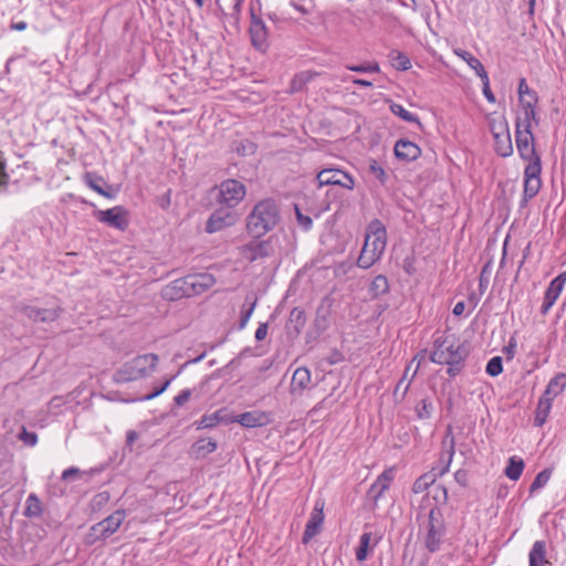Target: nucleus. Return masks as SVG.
I'll return each instance as SVG.
<instances>
[{
  "label": "nucleus",
  "instance_id": "31",
  "mask_svg": "<svg viewBox=\"0 0 566 566\" xmlns=\"http://www.w3.org/2000/svg\"><path fill=\"white\" fill-rule=\"evenodd\" d=\"M44 512V506L35 493H30L25 500L23 515L27 518H40Z\"/></svg>",
  "mask_w": 566,
  "mask_h": 566
},
{
  "label": "nucleus",
  "instance_id": "61",
  "mask_svg": "<svg viewBox=\"0 0 566 566\" xmlns=\"http://www.w3.org/2000/svg\"><path fill=\"white\" fill-rule=\"evenodd\" d=\"M454 480L461 488L469 485V472L464 469H459L454 473Z\"/></svg>",
  "mask_w": 566,
  "mask_h": 566
},
{
  "label": "nucleus",
  "instance_id": "30",
  "mask_svg": "<svg viewBox=\"0 0 566 566\" xmlns=\"http://www.w3.org/2000/svg\"><path fill=\"white\" fill-rule=\"evenodd\" d=\"M453 52L458 57L463 60L470 69H472L475 72L476 76H479L480 78H484L483 75L486 74L488 72L478 57H475L469 51L460 48L454 49Z\"/></svg>",
  "mask_w": 566,
  "mask_h": 566
},
{
  "label": "nucleus",
  "instance_id": "37",
  "mask_svg": "<svg viewBox=\"0 0 566 566\" xmlns=\"http://www.w3.org/2000/svg\"><path fill=\"white\" fill-rule=\"evenodd\" d=\"M389 108L394 115L398 116L403 122L416 124L421 130L423 129L419 116L407 111L401 104L391 102Z\"/></svg>",
  "mask_w": 566,
  "mask_h": 566
},
{
  "label": "nucleus",
  "instance_id": "59",
  "mask_svg": "<svg viewBox=\"0 0 566 566\" xmlns=\"http://www.w3.org/2000/svg\"><path fill=\"white\" fill-rule=\"evenodd\" d=\"M344 360H345L344 354L339 349H337V348H333L329 352V355L326 357V363L329 366L337 365V364H339V363H342Z\"/></svg>",
  "mask_w": 566,
  "mask_h": 566
},
{
  "label": "nucleus",
  "instance_id": "64",
  "mask_svg": "<svg viewBox=\"0 0 566 566\" xmlns=\"http://www.w3.org/2000/svg\"><path fill=\"white\" fill-rule=\"evenodd\" d=\"M515 348H516V339L514 336H512L509 340V344L503 347L502 352L506 355V359L511 360L515 356Z\"/></svg>",
  "mask_w": 566,
  "mask_h": 566
},
{
  "label": "nucleus",
  "instance_id": "49",
  "mask_svg": "<svg viewBox=\"0 0 566 566\" xmlns=\"http://www.w3.org/2000/svg\"><path fill=\"white\" fill-rule=\"evenodd\" d=\"M489 125H490V130H491V134L493 137L495 136V134L503 135V134L510 133L509 123L504 116H502L499 120L497 119L490 120Z\"/></svg>",
  "mask_w": 566,
  "mask_h": 566
},
{
  "label": "nucleus",
  "instance_id": "16",
  "mask_svg": "<svg viewBox=\"0 0 566 566\" xmlns=\"http://www.w3.org/2000/svg\"><path fill=\"white\" fill-rule=\"evenodd\" d=\"M19 312L33 323H53L64 313V308L60 305L50 308H41L22 304Z\"/></svg>",
  "mask_w": 566,
  "mask_h": 566
},
{
  "label": "nucleus",
  "instance_id": "8",
  "mask_svg": "<svg viewBox=\"0 0 566 566\" xmlns=\"http://www.w3.org/2000/svg\"><path fill=\"white\" fill-rule=\"evenodd\" d=\"M250 240L238 248L239 254L250 263L258 260L269 259L274 255V235L265 238V235L248 234Z\"/></svg>",
  "mask_w": 566,
  "mask_h": 566
},
{
  "label": "nucleus",
  "instance_id": "12",
  "mask_svg": "<svg viewBox=\"0 0 566 566\" xmlns=\"http://www.w3.org/2000/svg\"><path fill=\"white\" fill-rule=\"evenodd\" d=\"M527 165L523 172V192L526 197H535L542 188V160L539 155L521 157Z\"/></svg>",
  "mask_w": 566,
  "mask_h": 566
},
{
  "label": "nucleus",
  "instance_id": "47",
  "mask_svg": "<svg viewBox=\"0 0 566 566\" xmlns=\"http://www.w3.org/2000/svg\"><path fill=\"white\" fill-rule=\"evenodd\" d=\"M432 410L433 406L430 398H422L415 408L416 415L419 419L431 418Z\"/></svg>",
  "mask_w": 566,
  "mask_h": 566
},
{
  "label": "nucleus",
  "instance_id": "21",
  "mask_svg": "<svg viewBox=\"0 0 566 566\" xmlns=\"http://www.w3.org/2000/svg\"><path fill=\"white\" fill-rule=\"evenodd\" d=\"M307 321L306 313L301 307H293L285 324V333L289 340H295Z\"/></svg>",
  "mask_w": 566,
  "mask_h": 566
},
{
  "label": "nucleus",
  "instance_id": "63",
  "mask_svg": "<svg viewBox=\"0 0 566 566\" xmlns=\"http://www.w3.org/2000/svg\"><path fill=\"white\" fill-rule=\"evenodd\" d=\"M191 395H192L191 389H189V388L184 389L174 398V402L177 406L181 407L190 399Z\"/></svg>",
  "mask_w": 566,
  "mask_h": 566
},
{
  "label": "nucleus",
  "instance_id": "11",
  "mask_svg": "<svg viewBox=\"0 0 566 566\" xmlns=\"http://www.w3.org/2000/svg\"><path fill=\"white\" fill-rule=\"evenodd\" d=\"M333 304L334 298L331 295H326L322 298L321 304L316 308L315 318L306 332V344L316 342L319 336L329 328V316Z\"/></svg>",
  "mask_w": 566,
  "mask_h": 566
},
{
  "label": "nucleus",
  "instance_id": "32",
  "mask_svg": "<svg viewBox=\"0 0 566 566\" xmlns=\"http://www.w3.org/2000/svg\"><path fill=\"white\" fill-rule=\"evenodd\" d=\"M565 284H566V271L559 273L556 277H554L549 282V284L545 291L544 298L548 300L555 304V302L559 297L560 293L563 292Z\"/></svg>",
  "mask_w": 566,
  "mask_h": 566
},
{
  "label": "nucleus",
  "instance_id": "14",
  "mask_svg": "<svg viewBox=\"0 0 566 566\" xmlns=\"http://www.w3.org/2000/svg\"><path fill=\"white\" fill-rule=\"evenodd\" d=\"M318 187L323 186H340L345 189L353 190L355 188V179L344 170L336 168H325L316 175Z\"/></svg>",
  "mask_w": 566,
  "mask_h": 566
},
{
  "label": "nucleus",
  "instance_id": "5",
  "mask_svg": "<svg viewBox=\"0 0 566 566\" xmlns=\"http://www.w3.org/2000/svg\"><path fill=\"white\" fill-rule=\"evenodd\" d=\"M158 363L157 354H144L138 355L135 358L126 361L119 369L114 374V380L116 382H128L139 378H144L154 371Z\"/></svg>",
  "mask_w": 566,
  "mask_h": 566
},
{
  "label": "nucleus",
  "instance_id": "22",
  "mask_svg": "<svg viewBox=\"0 0 566 566\" xmlns=\"http://www.w3.org/2000/svg\"><path fill=\"white\" fill-rule=\"evenodd\" d=\"M189 287L187 289V297L200 295L212 287L216 279L210 273H195L188 275Z\"/></svg>",
  "mask_w": 566,
  "mask_h": 566
},
{
  "label": "nucleus",
  "instance_id": "28",
  "mask_svg": "<svg viewBox=\"0 0 566 566\" xmlns=\"http://www.w3.org/2000/svg\"><path fill=\"white\" fill-rule=\"evenodd\" d=\"M566 388V373H558L549 379L542 397L549 398L553 402Z\"/></svg>",
  "mask_w": 566,
  "mask_h": 566
},
{
  "label": "nucleus",
  "instance_id": "55",
  "mask_svg": "<svg viewBox=\"0 0 566 566\" xmlns=\"http://www.w3.org/2000/svg\"><path fill=\"white\" fill-rule=\"evenodd\" d=\"M483 76H484V78H481V81H482V93H483L484 97L486 98V101L489 103L494 104L496 102V97H495L494 93L492 92V90L490 87L489 75L486 73Z\"/></svg>",
  "mask_w": 566,
  "mask_h": 566
},
{
  "label": "nucleus",
  "instance_id": "52",
  "mask_svg": "<svg viewBox=\"0 0 566 566\" xmlns=\"http://www.w3.org/2000/svg\"><path fill=\"white\" fill-rule=\"evenodd\" d=\"M348 70L356 73H379L380 67L377 62H367L363 64L347 66Z\"/></svg>",
  "mask_w": 566,
  "mask_h": 566
},
{
  "label": "nucleus",
  "instance_id": "19",
  "mask_svg": "<svg viewBox=\"0 0 566 566\" xmlns=\"http://www.w3.org/2000/svg\"><path fill=\"white\" fill-rule=\"evenodd\" d=\"M394 478V469H386L377 476L376 481L369 486L367 491V497L373 501V510L377 507V503L385 493V491H387L390 488Z\"/></svg>",
  "mask_w": 566,
  "mask_h": 566
},
{
  "label": "nucleus",
  "instance_id": "18",
  "mask_svg": "<svg viewBox=\"0 0 566 566\" xmlns=\"http://www.w3.org/2000/svg\"><path fill=\"white\" fill-rule=\"evenodd\" d=\"M324 523V503L316 501L302 535V543L307 544L321 531Z\"/></svg>",
  "mask_w": 566,
  "mask_h": 566
},
{
  "label": "nucleus",
  "instance_id": "15",
  "mask_svg": "<svg viewBox=\"0 0 566 566\" xmlns=\"http://www.w3.org/2000/svg\"><path fill=\"white\" fill-rule=\"evenodd\" d=\"M238 221V214L232 209L224 206L216 209L208 218L205 231L209 234L222 231L234 226Z\"/></svg>",
  "mask_w": 566,
  "mask_h": 566
},
{
  "label": "nucleus",
  "instance_id": "1",
  "mask_svg": "<svg viewBox=\"0 0 566 566\" xmlns=\"http://www.w3.org/2000/svg\"><path fill=\"white\" fill-rule=\"evenodd\" d=\"M469 355L468 342L455 345L454 335H440L433 339L429 359L433 364L448 365L447 374L450 378H454L463 371Z\"/></svg>",
  "mask_w": 566,
  "mask_h": 566
},
{
  "label": "nucleus",
  "instance_id": "51",
  "mask_svg": "<svg viewBox=\"0 0 566 566\" xmlns=\"http://www.w3.org/2000/svg\"><path fill=\"white\" fill-rule=\"evenodd\" d=\"M492 260H489L482 268L479 276V292L483 294L489 286V274L491 272Z\"/></svg>",
  "mask_w": 566,
  "mask_h": 566
},
{
  "label": "nucleus",
  "instance_id": "20",
  "mask_svg": "<svg viewBox=\"0 0 566 566\" xmlns=\"http://www.w3.org/2000/svg\"><path fill=\"white\" fill-rule=\"evenodd\" d=\"M83 181L88 188L104 198L113 199L116 196L117 191L113 186L107 184V181L95 171H86L83 176Z\"/></svg>",
  "mask_w": 566,
  "mask_h": 566
},
{
  "label": "nucleus",
  "instance_id": "33",
  "mask_svg": "<svg viewBox=\"0 0 566 566\" xmlns=\"http://www.w3.org/2000/svg\"><path fill=\"white\" fill-rule=\"evenodd\" d=\"M530 566H545L546 559V543L545 541H536L528 554Z\"/></svg>",
  "mask_w": 566,
  "mask_h": 566
},
{
  "label": "nucleus",
  "instance_id": "36",
  "mask_svg": "<svg viewBox=\"0 0 566 566\" xmlns=\"http://www.w3.org/2000/svg\"><path fill=\"white\" fill-rule=\"evenodd\" d=\"M245 303H249L248 305L244 304L241 308V313H240V319H239V323H238V329H243L249 319L251 318L253 312H254V308L258 304V296L254 294V293H250L247 295L245 297Z\"/></svg>",
  "mask_w": 566,
  "mask_h": 566
},
{
  "label": "nucleus",
  "instance_id": "25",
  "mask_svg": "<svg viewBox=\"0 0 566 566\" xmlns=\"http://www.w3.org/2000/svg\"><path fill=\"white\" fill-rule=\"evenodd\" d=\"M188 281V275L171 281L163 287V298L167 301H178L187 297V289L189 287Z\"/></svg>",
  "mask_w": 566,
  "mask_h": 566
},
{
  "label": "nucleus",
  "instance_id": "48",
  "mask_svg": "<svg viewBox=\"0 0 566 566\" xmlns=\"http://www.w3.org/2000/svg\"><path fill=\"white\" fill-rule=\"evenodd\" d=\"M485 373L491 377H496L503 373V358L501 356L492 357L486 366Z\"/></svg>",
  "mask_w": 566,
  "mask_h": 566
},
{
  "label": "nucleus",
  "instance_id": "57",
  "mask_svg": "<svg viewBox=\"0 0 566 566\" xmlns=\"http://www.w3.org/2000/svg\"><path fill=\"white\" fill-rule=\"evenodd\" d=\"M453 454H454V442H453V438H452L447 462L439 470H437L434 468L436 479H438L439 476H442L443 474H446L449 471Z\"/></svg>",
  "mask_w": 566,
  "mask_h": 566
},
{
  "label": "nucleus",
  "instance_id": "35",
  "mask_svg": "<svg viewBox=\"0 0 566 566\" xmlns=\"http://www.w3.org/2000/svg\"><path fill=\"white\" fill-rule=\"evenodd\" d=\"M525 468L524 460L517 455L510 457L504 469V474L512 481H517Z\"/></svg>",
  "mask_w": 566,
  "mask_h": 566
},
{
  "label": "nucleus",
  "instance_id": "39",
  "mask_svg": "<svg viewBox=\"0 0 566 566\" xmlns=\"http://www.w3.org/2000/svg\"><path fill=\"white\" fill-rule=\"evenodd\" d=\"M552 409V401L549 398H543L541 396L536 410H535V417H534V426L535 427H542L551 412Z\"/></svg>",
  "mask_w": 566,
  "mask_h": 566
},
{
  "label": "nucleus",
  "instance_id": "53",
  "mask_svg": "<svg viewBox=\"0 0 566 566\" xmlns=\"http://www.w3.org/2000/svg\"><path fill=\"white\" fill-rule=\"evenodd\" d=\"M294 211H295V218L297 221V224L304 230L308 231L313 227V220L310 216L303 214L298 205H294Z\"/></svg>",
  "mask_w": 566,
  "mask_h": 566
},
{
  "label": "nucleus",
  "instance_id": "13",
  "mask_svg": "<svg viewBox=\"0 0 566 566\" xmlns=\"http://www.w3.org/2000/svg\"><path fill=\"white\" fill-rule=\"evenodd\" d=\"M93 217L101 223L119 231H125L129 226V212L124 206H115L106 210L96 209Z\"/></svg>",
  "mask_w": 566,
  "mask_h": 566
},
{
  "label": "nucleus",
  "instance_id": "46",
  "mask_svg": "<svg viewBox=\"0 0 566 566\" xmlns=\"http://www.w3.org/2000/svg\"><path fill=\"white\" fill-rule=\"evenodd\" d=\"M176 376H171L169 378H166L165 381L156 387H154V389L140 397V398H136V399H133L132 401H147V400H151L158 396H160L163 392L166 391V389L169 387V385L171 384V381L175 379Z\"/></svg>",
  "mask_w": 566,
  "mask_h": 566
},
{
  "label": "nucleus",
  "instance_id": "27",
  "mask_svg": "<svg viewBox=\"0 0 566 566\" xmlns=\"http://www.w3.org/2000/svg\"><path fill=\"white\" fill-rule=\"evenodd\" d=\"M218 448V443L212 438H201L193 442L190 447L189 454L193 459H203L213 453Z\"/></svg>",
  "mask_w": 566,
  "mask_h": 566
},
{
  "label": "nucleus",
  "instance_id": "4",
  "mask_svg": "<svg viewBox=\"0 0 566 566\" xmlns=\"http://www.w3.org/2000/svg\"><path fill=\"white\" fill-rule=\"evenodd\" d=\"M448 528L443 512L437 505L431 507L422 526V541L430 554L441 551Z\"/></svg>",
  "mask_w": 566,
  "mask_h": 566
},
{
  "label": "nucleus",
  "instance_id": "34",
  "mask_svg": "<svg viewBox=\"0 0 566 566\" xmlns=\"http://www.w3.org/2000/svg\"><path fill=\"white\" fill-rule=\"evenodd\" d=\"M494 139V150L500 157H509L513 154V144L511 139V134H495Z\"/></svg>",
  "mask_w": 566,
  "mask_h": 566
},
{
  "label": "nucleus",
  "instance_id": "29",
  "mask_svg": "<svg viewBox=\"0 0 566 566\" xmlns=\"http://www.w3.org/2000/svg\"><path fill=\"white\" fill-rule=\"evenodd\" d=\"M311 382V371L307 367H298L295 369L291 379V392H302Z\"/></svg>",
  "mask_w": 566,
  "mask_h": 566
},
{
  "label": "nucleus",
  "instance_id": "7",
  "mask_svg": "<svg viewBox=\"0 0 566 566\" xmlns=\"http://www.w3.org/2000/svg\"><path fill=\"white\" fill-rule=\"evenodd\" d=\"M126 513L124 510H116L98 523L92 525L83 538L85 546H93L97 542L109 538L123 524Z\"/></svg>",
  "mask_w": 566,
  "mask_h": 566
},
{
  "label": "nucleus",
  "instance_id": "2",
  "mask_svg": "<svg viewBox=\"0 0 566 566\" xmlns=\"http://www.w3.org/2000/svg\"><path fill=\"white\" fill-rule=\"evenodd\" d=\"M282 221L281 206L273 197L260 199L245 216L247 234L266 235Z\"/></svg>",
  "mask_w": 566,
  "mask_h": 566
},
{
  "label": "nucleus",
  "instance_id": "42",
  "mask_svg": "<svg viewBox=\"0 0 566 566\" xmlns=\"http://www.w3.org/2000/svg\"><path fill=\"white\" fill-rule=\"evenodd\" d=\"M258 149V145L251 139H241L234 140L232 143V150L235 151L239 156H251L254 155Z\"/></svg>",
  "mask_w": 566,
  "mask_h": 566
},
{
  "label": "nucleus",
  "instance_id": "9",
  "mask_svg": "<svg viewBox=\"0 0 566 566\" xmlns=\"http://www.w3.org/2000/svg\"><path fill=\"white\" fill-rule=\"evenodd\" d=\"M532 122L538 125L539 118H531L527 116L517 115L515 119V143L520 157L539 155L535 147V137L532 132Z\"/></svg>",
  "mask_w": 566,
  "mask_h": 566
},
{
  "label": "nucleus",
  "instance_id": "40",
  "mask_svg": "<svg viewBox=\"0 0 566 566\" xmlns=\"http://www.w3.org/2000/svg\"><path fill=\"white\" fill-rule=\"evenodd\" d=\"M436 480L434 468H432L429 472H426L416 479L411 490L415 494L422 493L428 490L436 482Z\"/></svg>",
  "mask_w": 566,
  "mask_h": 566
},
{
  "label": "nucleus",
  "instance_id": "44",
  "mask_svg": "<svg viewBox=\"0 0 566 566\" xmlns=\"http://www.w3.org/2000/svg\"><path fill=\"white\" fill-rule=\"evenodd\" d=\"M101 470L98 469H91L88 472L87 471H82L80 470L77 467H70L67 469H65L63 472H62V475H61V480L63 482H66V481H70V480H76V479H81L83 475H86V474H95L97 472H99Z\"/></svg>",
  "mask_w": 566,
  "mask_h": 566
},
{
  "label": "nucleus",
  "instance_id": "50",
  "mask_svg": "<svg viewBox=\"0 0 566 566\" xmlns=\"http://www.w3.org/2000/svg\"><path fill=\"white\" fill-rule=\"evenodd\" d=\"M518 105L522 108L521 116H527L531 118H539L537 115V111H536L537 103H533L532 101H528L525 97V98H518Z\"/></svg>",
  "mask_w": 566,
  "mask_h": 566
},
{
  "label": "nucleus",
  "instance_id": "41",
  "mask_svg": "<svg viewBox=\"0 0 566 566\" xmlns=\"http://www.w3.org/2000/svg\"><path fill=\"white\" fill-rule=\"evenodd\" d=\"M388 57L390 59L392 67H395L398 71H407L411 69V61L409 56L400 51L392 50Z\"/></svg>",
  "mask_w": 566,
  "mask_h": 566
},
{
  "label": "nucleus",
  "instance_id": "56",
  "mask_svg": "<svg viewBox=\"0 0 566 566\" xmlns=\"http://www.w3.org/2000/svg\"><path fill=\"white\" fill-rule=\"evenodd\" d=\"M63 483L64 482L60 479V481L49 484L50 495L55 497L64 496L67 493V490Z\"/></svg>",
  "mask_w": 566,
  "mask_h": 566
},
{
  "label": "nucleus",
  "instance_id": "23",
  "mask_svg": "<svg viewBox=\"0 0 566 566\" xmlns=\"http://www.w3.org/2000/svg\"><path fill=\"white\" fill-rule=\"evenodd\" d=\"M394 153L398 160L410 163L421 156V148L409 139L400 138L395 144Z\"/></svg>",
  "mask_w": 566,
  "mask_h": 566
},
{
  "label": "nucleus",
  "instance_id": "24",
  "mask_svg": "<svg viewBox=\"0 0 566 566\" xmlns=\"http://www.w3.org/2000/svg\"><path fill=\"white\" fill-rule=\"evenodd\" d=\"M220 423H232V419L228 417L226 408H220L212 413H205L199 420H196L192 426L196 430H202L212 429Z\"/></svg>",
  "mask_w": 566,
  "mask_h": 566
},
{
  "label": "nucleus",
  "instance_id": "6",
  "mask_svg": "<svg viewBox=\"0 0 566 566\" xmlns=\"http://www.w3.org/2000/svg\"><path fill=\"white\" fill-rule=\"evenodd\" d=\"M249 15L250 25L248 32L251 45L258 52L265 54L270 50L273 32L271 27H268L262 18L260 0H256V6L253 3L250 6Z\"/></svg>",
  "mask_w": 566,
  "mask_h": 566
},
{
  "label": "nucleus",
  "instance_id": "26",
  "mask_svg": "<svg viewBox=\"0 0 566 566\" xmlns=\"http://www.w3.org/2000/svg\"><path fill=\"white\" fill-rule=\"evenodd\" d=\"M381 539V535L371 532H364L359 537L358 546L355 549L357 562H365L369 553L376 547Z\"/></svg>",
  "mask_w": 566,
  "mask_h": 566
},
{
  "label": "nucleus",
  "instance_id": "58",
  "mask_svg": "<svg viewBox=\"0 0 566 566\" xmlns=\"http://www.w3.org/2000/svg\"><path fill=\"white\" fill-rule=\"evenodd\" d=\"M402 270L408 275H413L417 272V269H416V258H415L413 254L407 255L402 260Z\"/></svg>",
  "mask_w": 566,
  "mask_h": 566
},
{
  "label": "nucleus",
  "instance_id": "54",
  "mask_svg": "<svg viewBox=\"0 0 566 566\" xmlns=\"http://www.w3.org/2000/svg\"><path fill=\"white\" fill-rule=\"evenodd\" d=\"M18 439L28 447H34L38 443V434L34 431H28L25 427H22L18 433Z\"/></svg>",
  "mask_w": 566,
  "mask_h": 566
},
{
  "label": "nucleus",
  "instance_id": "62",
  "mask_svg": "<svg viewBox=\"0 0 566 566\" xmlns=\"http://www.w3.org/2000/svg\"><path fill=\"white\" fill-rule=\"evenodd\" d=\"M243 1L244 0H234L233 7H232V12H231L230 17L233 19V22L235 25H239V23H240Z\"/></svg>",
  "mask_w": 566,
  "mask_h": 566
},
{
  "label": "nucleus",
  "instance_id": "45",
  "mask_svg": "<svg viewBox=\"0 0 566 566\" xmlns=\"http://www.w3.org/2000/svg\"><path fill=\"white\" fill-rule=\"evenodd\" d=\"M368 171L371 174L382 186H385L389 179L388 174L385 171L382 166L376 159H369Z\"/></svg>",
  "mask_w": 566,
  "mask_h": 566
},
{
  "label": "nucleus",
  "instance_id": "38",
  "mask_svg": "<svg viewBox=\"0 0 566 566\" xmlns=\"http://www.w3.org/2000/svg\"><path fill=\"white\" fill-rule=\"evenodd\" d=\"M389 292L388 279L384 274L374 277L368 287V293L371 298H378Z\"/></svg>",
  "mask_w": 566,
  "mask_h": 566
},
{
  "label": "nucleus",
  "instance_id": "43",
  "mask_svg": "<svg viewBox=\"0 0 566 566\" xmlns=\"http://www.w3.org/2000/svg\"><path fill=\"white\" fill-rule=\"evenodd\" d=\"M553 473V468H546L537 473L534 481L531 483L528 492L532 495L537 490L544 488L549 481Z\"/></svg>",
  "mask_w": 566,
  "mask_h": 566
},
{
  "label": "nucleus",
  "instance_id": "10",
  "mask_svg": "<svg viewBox=\"0 0 566 566\" xmlns=\"http://www.w3.org/2000/svg\"><path fill=\"white\" fill-rule=\"evenodd\" d=\"M218 191L216 201L228 209L238 207L247 196V186L242 180L228 178L214 186Z\"/></svg>",
  "mask_w": 566,
  "mask_h": 566
},
{
  "label": "nucleus",
  "instance_id": "3",
  "mask_svg": "<svg viewBox=\"0 0 566 566\" xmlns=\"http://www.w3.org/2000/svg\"><path fill=\"white\" fill-rule=\"evenodd\" d=\"M387 245V230L379 219H373L365 233V242L357 259V266L364 270L371 268L384 254Z\"/></svg>",
  "mask_w": 566,
  "mask_h": 566
},
{
  "label": "nucleus",
  "instance_id": "17",
  "mask_svg": "<svg viewBox=\"0 0 566 566\" xmlns=\"http://www.w3.org/2000/svg\"><path fill=\"white\" fill-rule=\"evenodd\" d=\"M232 423L237 422L244 428L252 429L268 426L272 422V413L262 410H252L240 413L235 417H230Z\"/></svg>",
  "mask_w": 566,
  "mask_h": 566
},
{
  "label": "nucleus",
  "instance_id": "60",
  "mask_svg": "<svg viewBox=\"0 0 566 566\" xmlns=\"http://www.w3.org/2000/svg\"><path fill=\"white\" fill-rule=\"evenodd\" d=\"M171 189H168L165 193L161 196H158L156 198V203L158 207H160L164 210H167L171 205Z\"/></svg>",
  "mask_w": 566,
  "mask_h": 566
}]
</instances>
